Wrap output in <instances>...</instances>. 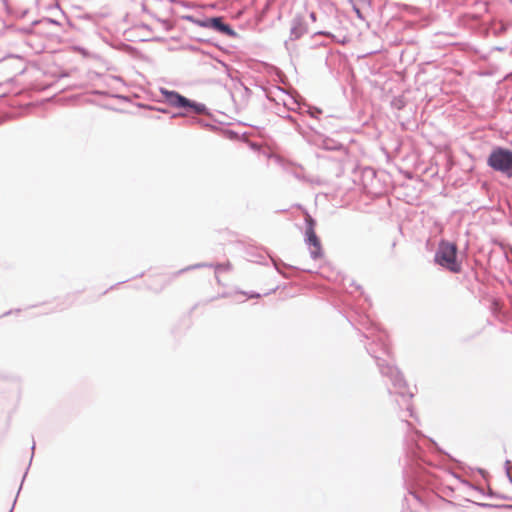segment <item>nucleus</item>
I'll use <instances>...</instances> for the list:
<instances>
[{"mask_svg":"<svg viewBox=\"0 0 512 512\" xmlns=\"http://www.w3.org/2000/svg\"><path fill=\"white\" fill-rule=\"evenodd\" d=\"M308 31L304 17L296 15L291 21L289 40L295 41L301 38Z\"/></svg>","mask_w":512,"mask_h":512,"instance_id":"obj_8","label":"nucleus"},{"mask_svg":"<svg viewBox=\"0 0 512 512\" xmlns=\"http://www.w3.org/2000/svg\"><path fill=\"white\" fill-rule=\"evenodd\" d=\"M272 261H273V264H274V266H275L276 270H277L280 274H282L283 276H285V277H286V275L281 271L280 266H279V263H278L276 260H274V259H272Z\"/></svg>","mask_w":512,"mask_h":512,"instance_id":"obj_16","label":"nucleus"},{"mask_svg":"<svg viewBox=\"0 0 512 512\" xmlns=\"http://www.w3.org/2000/svg\"><path fill=\"white\" fill-rule=\"evenodd\" d=\"M310 19L312 21H316V13L315 12H311L310 15H309Z\"/></svg>","mask_w":512,"mask_h":512,"instance_id":"obj_18","label":"nucleus"},{"mask_svg":"<svg viewBox=\"0 0 512 512\" xmlns=\"http://www.w3.org/2000/svg\"><path fill=\"white\" fill-rule=\"evenodd\" d=\"M16 500H17V498H15V499H14V502H13L12 508L10 509V511H9V512H13L14 506H15V504H16Z\"/></svg>","mask_w":512,"mask_h":512,"instance_id":"obj_22","label":"nucleus"},{"mask_svg":"<svg viewBox=\"0 0 512 512\" xmlns=\"http://www.w3.org/2000/svg\"><path fill=\"white\" fill-rule=\"evenodd\" d=\"M160 93L168 105L182 109L181 112L173 114V118L185 117L189 113H194L196 115H209L208 108L203 103L186 98L177 91L160 88Z\"/></svg>","mask_w":512,"mask_h":512,"instance_id":"obj_3","label":"nucleus"},{"mask_svg":"<svg viewBox=\"0 0 512 512\" xmlns=\"http://www.w3.org/2000/svg\"><path fill=\"white\" fill-rule=\"evenodd\" d=\"M203 267H214L216 271H222V270H226V269H229L230 267V264L229 263H226V264H216V265H213V264H208V263H197V264H194V265H190L184 269H181L178 274L180 273H183L185 271H189V270H193V269H198V268H203Z\"/></svg>","mask_w":512,"mask_h":512,"instance_id":"obj_11","label":"nucleus"},{"mask_svg":"<svg viewBox=\"0 0 512 512\" xmlns=\"http://www.w3.org/2000/svg\"><path fill=\"white\" fill-rule=\"evenodd\" d=\"M291 102L285 101L284 105L287 107L290 111H297L300 114L304 113L303 104L299 103L296 99L293 97H290Z\"/></svg>","mask_w":512,"mask_h":512,"instance_id":"obj_13","label":"nucleus"},{"mask_svg":"<svg viewBox=\"0 0 512 512\" xmlns=\"http://www.w3.org/2000/svg\"><path fill=\"white\" fill-rule=\"evenodd\" d=\"M311 130H313L316 134V138L314 139L315 145H317L319 148L327 150V151H344L345 147L340 142L321 135L319 132L314 130L313 127H311Z\"/></svg>","mask_w":512,"mask_h":512,"instance_id":"obj_7","label":"nucleus"},{"mask_svg":"<svg viewBox=\"0 0 512 512\" xmlns=\"http://www.w3.org/2000/svg\"><path fill=\"white\" fill-rule=\"evenodd\" d=\"M11 313H12V311H7V312H5V313L3 314V316H7V315H9V314H11Z\"/></svg>","mask_w":512,"mask_h":512,"instance_id":"obj_24","label":"nucleus"},{"mask_svg":"<svg viewBox=\"0 0 512 512\" xmlns=\"http://www.w3.org/2000/svg\"><path fill=\"white\" fill-rule=\"evenodd\" d=\"M307 108L304 113H307L310 117L318 119V116L322 114V110L318 107L303 103V108Z\"/></svg>","mask_w":512,"mask_h":512,"instance_id":"obj_14","label":"nucleus"},{"mask_svg":"<svg viewBox=\"0 0 512 512\" xmlns=\"http://www.w3.org/2000/svg\"><path fill=\"white\" fill-rule=\"evenodd\" d=\"M410 493L415 497V499L419 500V496L418 495L414 494L413 492H410Z\"/></svg>","mask_w":512,"mask_h":512,"instance_id":"obj_23","label":"nucleus"},{"mask_svg":"<svg viewBox=\"0 0 512 512\" xmlns=\"http://www.w3.org/2000/svg\"><path fill=\"white\" fill-rule=\"evenodd\" d=\"M457 252L458 248L455 243L441 240L435 252L434 261L452 273H459L462 267L457 260Z\"/></svg>","mask_w":512,"mask_h":512,"instance_id":"obj_4","label":"nucleus"},{"mask_svg":"<svg viewBox=\"0 0 512 512\" xmlns=\"http://www.w3.org/2000/svg\"><path fill=\"white\" fill-rule=\"evenodd\" d=\"M32 451H34L35 449V443H33L32 447H31Z\"/></svg>","mask_w":512,"mask_h":512,"instance_id":"obj_26","label":"nucleus"},{"mask_svg":"<svg viewBox=\"0 0 512 512\" xmlns=\"http://www.w3.org/2000/svg\"><path fill=\"white\" fill-rule=\"evenodd\" d=\"M173 0H150L149 4L143 6V10L151 14V10L170 11Z\"/></svg>","mask_w":512,"mask_h":512,"instance_id":"obj_10","label":"nucleus"},{"mask_svg":"<svg viewBox=\"0 0 512 512\" xmlns=\"http://www.w3.org/2000/svg\"><path fill=\"white\" fill-rule=\"evenodd\" d=\"M208 25H209V27H208L209 29H212L216 32L223 34V35L231 36V37L236 35L233 28L229 24L225 23L223 17H221V16L210 17Z\"/></svg>","mask_w":512,"mask_h":512,"instance_id":"obj_9","label":"nucleus"},{"mask_svg":"<svg viewBox=\"0 0 512 512\" xmlns=\"http://www.w3.org/2000/svg\"><path fill=\"white\" fill-rule=\"evenodd\" d=\"M285 119L289 120L294 126H295V129L299 132V133H302V128L301 126L297 123L296 119L291 116V115H286L284 116Z\"/></svg>","mask_w":512,"mask_h":512,"instance_id":"obj_15","label":"nucleus"},{"mask_svg":"<svg viewBox=\"0 0 512 512\" xmlns=\"http://www.w3.org/2000/svg\"><path fill=\"white\" fill-rule=\"evenodd\" d=\"M317 34L331 36V34L329 32H317Z\"/></svg>","mask_w":512,"mask_h":512,"instance_id":"obj_21","label":"nucleus"},{"mask_svg":"<svg viewBox=\"0 0 512 512\" xmlns=\"http://www.w3.org/2000/svg\"><path fill=\"white\" fill-rule=\"evenodd\" d=\"M285 46L288 49V41H285Z\"/></svg>","mask_w":512,"mask_h":512,"instance_id":"obj_27","label":"nucleus"},{"mask_svg":"<svg viewBox=\"0 0 512 512\" xmlns=\"http://www.w3.org/2000/svg\"><path fill=\"white\" fill-rule=\"evenodd\" d=\"M191 121H192L193 123H196V122H197V123H201V121H200L198 118H195V117H193V118L191 119Z\"/></svg>","mask_w":512,"mask_h":512,"instance_id":"obj_20","label":"nucleus"},{"mask_svg":"<svg viewBox=\"0 0 512 512\" xmlns=\"http://www.w3.org/2000/svg\"><path fill=\"white\" fill-rule=\"evenodd\" d=\"M487 164L493 170L502 173L508 178L512 177V151L503 148H494L488 156Z\"/></svg>","mask_w":512,"mask_h":512,"instance_id":"obj_5","label":"nucleus"},{"mask_svg":"<svg viewBox=\"0 0 512 512\" xmlns=\"http://www.w3.org/2000/svg\"><path fill=\"white\" fill-rule=\"evenodd\" d=\"M407 428L405 435V455L407 464L404 473L407 477L418 479L422 465L429 464L427 449H433L436 444L424 437L418 430L412 428L411 423L404 421Z\"/></svg>","mask_w":512,"mask_h":512,"instance_id":"obj_2","label":"nucleus"},{"mask_svg":"<svg viewBox=\"0 0 512 512\" xmlns=\"http://www.w3.org/2000/svg\"><path fill=\"white\" fill-rule=\"evenodd\" d=\"M184 20L189 21L199 27L208 28L209 27V17L198 18L193 15H187L183 17Z\"/></svg>","mask_w":512,"mask_h":512,"instance_id":"obj_12","label":"nucleus"},{"mask_svg":"<svg viewBox=\"0 0 512 512\" xmlns=\"http://www.w3.org/2000/svg\"><path fill=\"white\" fill-rule=\"evenodd\" d=\"M363 330V337L369 342L365 344L368 354L376 360V364L382 376L390 379L395 393L407 403L406 411L408 416L413 417L412 406L408 403L413 397V393L407 390L406 381L400 371L381 355H390L387 343V334L381 330L377 323L368 316L361 317L358 321Z\"/></svg>","mask_w":512,"mask_h":512,"instance_id":"obj_1","label":"nucleus"},{"mask_svg":"<svg viewBox=\"0 0 512 512\" xmlns=\"http://www.w3.org/2000/svg\"><path fill=\"white\" fill-rule=\"evenodd\" d=\"M249 297H259V294H255V295H250Z\"/></svg>","mask_w":512,"mask_h":512,"instance_id":"obj_25","label":"nucleus"},{"mask_svg":"<svg viewBox=\"0 0 512 512\" xmlns=\"http://www.w3.org/2000/svg\"><path fill=\"white\" fill-rule=\"evenodd\" d=\"M507 468H509V470L512 468V463L510 460H506L505 462V470L507 471Z\"/></svg>","mask_w":512,"mask_h":512,"instance_id":"obj_17","label":"nucleus"},{"mask_svg":"<svg viewBox=\"0 0 512 512\" xmlns=\"http://www.w3.org/2000/svg\"><path fill=\"white\" fill-rule=\"evenodd\" d=\"M507 477L509 479V482L512 484V475L511 473L509 472V468H507Z\"/></svg>","mask_w":512,"mask_h":512,"instance_id":"obj_19","label":"nucleus"},{"mask_svg":"<svg viewBox=\"0 0 512 512\" xmlns=\"http://www.w3.org/2000/svg\"><path fill=\"white\" fill-rule=\"evenodd\" d=\"M314 227H315V220L311 216H308L306 218V231H305L306 238H305V240H306V243L312 247L310 249L311 258L314 260H317L322 256V248H321L320 240L315 233Z\"/></svg>","mask_w":512,"mask_h":512,"instance_id":"obj_6","label":"nucleus"}]
</instances>
